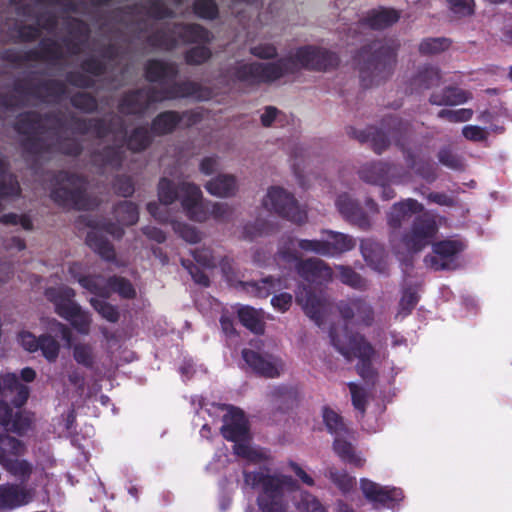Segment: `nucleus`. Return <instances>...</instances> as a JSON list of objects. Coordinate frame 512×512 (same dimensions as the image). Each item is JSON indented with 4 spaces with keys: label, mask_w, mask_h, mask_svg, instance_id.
I'll use <instances>...</instances> for the list:
<instances>
[{
    "label": "nucleus",
    "mask_w": 512,
    "mask_h": 512,
    "mask_svg": "<svg viewBox=\"0 0 512 512\" xmlns=\"http://www.w3.org/2000/svg\"><path fill=\"white\" fill-rule=\"evenodd\" d=\"M323 420L328 431L334 435L333 450L336 455L347 464L357 468L363 467L366 459L350 442L353 435L342 418L334 410L325 407Z\"/></svg>",
    "instance_id": "2eb2a0df"
},
{
    "label": "nucleus",
    "mask_w": 512,
    "mask_h": 512,
    "mask_svg": "<svg viewBox=\"0 0 512 512\" xmlns=\"http://www.w3.org/2000/svg\"><path fill=\"white\" fill-rule=\"evenodd\" d=\"M243 289L252 296L265 298L272 292L280 290L282 287H287L286 284L282 285L280 280H274L271 277L261 279L254 282H241Z\"/></svg>",
    "instance_id": "c9c22d12"
},
{
    "label": "nucleus",
    "mask_w": 512,
    "mask_h": 512,
    "mask_svg": "<svg viewBox=\"0 0 512 512\" xmlns=\"http://www.w3.org/2000/svg\"><path fill=\"white\" fill-rule=\"evenodd\" d=\"M158 197L165 205L179 200L186 216L196 222H204L210 216L218 221H226L232 215V209L227 203L204 201L199 186L187 181L176 184L162 178L158 184Z\"/></svg>",
    "instance_id": "0eeeda50"
},
{
    "label": "nucleus",
    "mask_w": 512,
    "mask_h": 512,
    "mask_svg": "<svg viewBox=\"0 0 512 512\" xmlns=\"http://www.w3.org/2000/svg\"><path fill=\"white\" fill-rule=\"evenodd\" d=\"M244 481L259 490L257 505L261 512H288L291 502L299 512H328L317 496L302 490L298 480L282 470L244 472Z\"/></svg>",
    "instance_id": "7ed1b4c3"
},
{
    "label": "nucleus",
    "mask_w": 512,
    "mask_h": 512,
    "mask_svg": "<svg viewBox=\"0 0 512 512\" xmlns=\"http://www.w3.org/2000/svg\"><path fill=\"white\" fill-rule=\"evenodd\" d=\"M406 161L409 167L407 171L396 165L383 162L368 163L361 168L360 178L367 183L379 186L408 183L413 180L414 174L427 181H432L435 178L433 167L430 164L416 159L409 152H407Z\"/></svg>",
    "instance_id": "9d476101"
},
{
    "label": "nucleus",
    "mask_w": 512,
    "mask_h": 512,
    "mask_svg": "<svg viewBox=\"0 0 512 512\" xmlns=\"http://www.w3.org/2000/svg\"><path fill=\"white\" fill-rule=\"evenodd\" d=\"M0 452H2L6 458H18L24 454L25 446L20 440L14 437L0 438Z\"/></svg>",
    "instance_id": "49530a36"
},
{
    "label": "nucleus",
    "mask_w": 512,
    "mask_h": 512,
    "mask_svg": "<svg viewBox=\"0 0 512 512\" xmlns=\"http://www.w3.org/2000/svg\"><path fill=\"white\" fill-rule=\"evenodd\" d=\"M0 463L1 465L12 475L25 481L29 478L32 472V465L19 458H6L2 452H0Z\"/></svg>",
    "instance_id": "ea45409f"
},
{
    "label": "nucleus",
    "mask_w": 512,
    "mask_h": 512,
    "mask_svg": "<svg viewBox=\"0 0 512 512\" xmlns=\"http://www.w3.org/2000/svg\"><path fill=\"white\" fill-rule=\"evenodd\" d=\"M71 277L92 294L101 298H108L112 293H117L122 298H134L135 288L131 282L122 277H111L106 280L103 276H82L81 265L73 263L69 266Z\"/></svg>",
    "instance_id": "dca6fc26"
},
{
    "label": "nucleus",
    "mask_w": 512,
    "mask_h": 512,
    "mask_svg": "<svg viewBox=\"0 0 512 512\" xmlns=\"http://www.w3.org/2000/svg\"><path fill=\"white\" fill-rule=\"evenodd\" d=\"M251 54L256 57L268 59L276 56L277 50L272 44L263 43L250 48Z\"/></svg>",
    "instance_id": "e2e57ef3"
},
{
    "label": "nucleus",
    "mask_w": 512,
    "mask_h": 512,
    "mask_svg": "<svg viewBox=\"0 0 512 512\" xmlns=\"http://www.w3.org/2000/svg\"><path fill=\"white\" fill-rule=\"evenodd\" d=\"M292 303V296L289 293H281L271 299L272 306L280 312L287 311Z\"/></svg>",
    "instance_id": "338daca9"
},
{
    "label": "nucleus",
    "mask_w": 512,
    "mask_h": 512,
    "mask_svg": "<svg viewBox=\"0 0 512 512\" xmlns=\"http://www.w3.org/2000/svg\"><path fill=\"white\" fill-rule=\"evenodd\" d=\"M178 68L174 63L159 60L149 61L146 66V76L149 81L157 83L158 87H148L127 94L119 105L122 114H141L156 102L168 99L190 97L195 100H207L211 91L201 85L185 81L175 82Z\"/></svg>",
    "instance_id": "20e7f679"
},
{
    "label": "nucleus",
    "mask_w": 512,
    "mask_h": 512,
    "mask_svg": "<svg viewBox=\"0 0 512 512\" xmlns=\"http://www.w3.org/2000/svg\"><path fill=\"white\" fill-rule=\"evenodd\" d=\"M360 248L363 258L371 268L378 272L385 271L384 251L379 243L372 239H364L361 242Z\"/></svg>",
    "instance_id": "473e14b6"
},
{
    "label": "nucleus",
    "mask_w": 512,
    "mask_h": 512,
    "mask_svg": "<svg viewBox=\"0 0 512 512\" xmlns=\"http://www.w3.org/2000/svg\"><path fill=\"white\" fill-rule=\"evenodd\" d=\"M450 40L447 38L424 39L419 45V52L424 55H434L447 50Z\"/></svg>",
    "instance_id": "c03bdc74"
},
{
    "label": "nucleus",
    "mask_w": 512,
    "mask_h": 512,
    "mask_svg": "<svg viewBox=\"0 0 512 512\" xmlns=\"http://www.w3.org/2000/svg\"><path fill=\"white\" fill-rule=\"evenodd\" d=\"M205 188L211 195L217 197H229L234 195L236 192L237 183L233 175L221 174L208 181Z\"/></svg>",
    "instance_id": "f704fd0d"
},
{
    "label": "nucleus",
    "mask_w": 512,
    "mask_h": 512,
    "mask_svg": "<svg viewBox=\"0 0 512 512\" xmlns=\"http://www.w3.org/2000/svg\"><path fill=\"white\" fill-rule=\"evenodd\" d=\"M337 309L344 320V326H332L329 335L331 343L347 360L359 359L358 372L362 378L371 380L374 372L371 357L372 346L364 337L349 330V326H370L374 321V310L369 302L362 298L341 300Z\"/></svg>",
    "instance_id": "39448f33"
},
{
    "label": "nucleus",
    "mask_w": 512,
    "mask_h": 512,
    "mask_svg": "<svg viewBox=\"0 0 512 512\" xmlns=\"http://www.w3.org/2000/svg\"><path fill=\"white\" fill-rule=\"evenodd\" d=\"M386 220L391 247L401 261L422 251L438 232L436 216L412 198L394 203Z\"/></svg>",
    "instance_id": "f03ea898"
},
{
    "label": "nucleus",
    "mask_w": 512,
    "mask_h": 512,
    "mask_svg": "<svg viewBox=\"0 0 512 512\" xmlns=\"http://www.w3.org/2000/svg\"><path fill=\"white\" fill-rule=\"evenodd\" d=\"M471 94L458 87H446L440 91H435L430 97V102L434 105H460L467 102Z\"/></svg>",
    "instance_id": "2f4dec72"
},
{
    "label": "nucleus",
    "mask_w": 512,
    "mask_h": 512,
    "mask_svg": "<svg viewBox=\"0 0 512 512\" xmlns=\"http://www.w3.org/2000/svg\"><path fill=\"white\" fill-rule=\"evenodd\" d=\"M195 13L206 19H213L216 17L218 9L213 0H197L194 3Z\"/></svg>",
    "instance_id": "3c124183"
},
{
    "label": "nucleus",
    "mask_w": 512,
    "mask_h": 512,
    "mask_svg": "<svg viewBox=\"0 0 512 512\" xmlns=\"http://www.w3.org/2000/svg\"><path fill=\"white\" fill-rule=\"evenodd\" d=\"M90 303L103 318L110 322L118 320L119 313L117 309L105 302L103 299L91 298Z\"/></svg>",
    "instance_id": "8fccbe9b"
},
{
    "label": "nucleus",
    "mask_w": 512,
    "mask_h": 512,
    "mask_svg": "<svg viewBox=\"0 0 512 512\" xmlns=\"http://www.w3.org/2000/svg\"><path fill=\"white\" fill-rule=\"evenodd\" d=\"M0 222L4 225H20L25 230L32 229L31 219L26 215L6 214L0 218Z\"/></svg>",
    "instance_id": "bf43d9fd"
},
{
    "label": "nucleus",
    "mask_w": 512,
    "mask_h": 512,
    "mask_svg": "<svg viewBox=\"0 0 512 512\" xmlns=\"http://www.w3.org/2000/svg\"><path fill=\"white\" fill-rule=\"evenodd\" d=\"M49 331L51 333H54L56 336L61 337L63 340H65L68 344L71 342V332L69 328L62 323L53 320L49 323Z\"/></svg>",
    "instance_id": "774afa93"
},
{
    "label": "nucleus",
    "mask_w": 512,
    "mask_h": 512,
    "mask_svg": "<svg viewBox=\"0 0 512 512\" xmlns=\"http://www.w3.org/2000/svg\"><path fill=\"white\" fill-rule=\"evenodd\" d=\"M296 301L310 319L318 326L323 325L330 304L321 292L317 294L310 288L302 286L296 292Z\"/></svg>",
    "instance_id": "b1692460"
},
{
    "label": "nucleus",
    "mask_w": 512,
    "mask_h": 512,
    "mask_svg": "<svg viewBox=\"0 0 512 512\" xmlns=\"http://www.w3.org/2000/svg\"><path fill=\"white\" fill-rule=\"evenodd\" d=\"M51 198L63 207L79 210L95 206V202L87 195L85 180L68 172H60L53 177Z\"/></svg>",
    "instance_id": "4468645a"
},
{
    "label": "nucleus",
    "mask_w": 512,
    "mask_h": 512,
    "mask_svg": "<svg viewBox=\"0 0 512 512\" xmlns=\"http://www.w3.org/2000/svg\"><path fill=\"white\" fill-rule=\"evenodd\" d=\"M399 19V14L396 10L379 8L368 12L363 20V25L373 29H383Z\"/></svg>",
    "instance_id": "72a5a7b5"
},
{
    "label": "nucleus",
    "mask_w": 512,
    "mask_h": 512,
    "mask_svg": "<svg viewBox=\"0 0 512 512\" xmlns=\"http://www.w3.org/2000/svg\"><path fill=\"white\" fill-rule=\"evenodd\" d=\"M263 206L296 224H303L307 220L306 210L298 204L291 193L279 186L268 189L263 198Z\"/></svg>",
    "instance_id": "6ab92c4d"
},
{
    "label": "nucleus",
    "mask_w": 512,
    "mask_h": 512,
    "mask_svg": "<svg viewBox=\"0 0 512 512\" xmlns=\"http://www.w3.org/2000/svg\"><path fill=\"white\" fill-rule=\"evenodd\" d=\"M71 126L68 127L59 115L46 114L42 118L34 111L20 114L16 121V130L22 135L24 150L37 161L46 159V154L54 152L79 154L81 145L71 130L79 133L92 132L97 137L112 142V145L105 146L103 151L93 157V162L104 170H114L122 165L125 146L131 151H140L151 141L149 130L143 126L135 128L126 139L127 129L119 118L110 123L105 120L75 119Z\"/></svg>",
    "instance_id": "f257e3e1"
},
{
    "label": "nucleus",
    "mask_w": 512,
    "mask_h": 512,
    "mask_svg": "<svg viewBox=\"0 0 512 512\" xmlns=\"http://www.w3.org/2000/svg\"><path fill=\"white\" fill-rule=\"evenodd\" d=\"M360 488L366 499L387 507H393L403 499V492L401 489L381 486L367 478H362L360 480Z\"/></svg>",
    "instance_id": "a878e982"
},
{
    "label": "nucleus",
    "mask_w": 512,
    "mask_h": 512,
    "mask_svg": "<svg viewBox=\"0 0 512 512\" xmlns=\"http://www.w3.org/2000/svg\"><path fill=\"white\" fill-rule=\"evenodd\" d=\"M168 205L150 202L147 205L148 212L159 222L170 223L173 230L186 242L197 243L201 240V233L193 226L176 221L167 209Z\"/></svg>",
    "instance_id": "393cba45"
},
{
    "label": "nucleus",
    "mask_w": 512,
    "mask_h": 512,
    "mask_svg": "<svg viewBox=\"0 0 512 512\" xmlns=\"http://www.w3.org/2000/svg\"><path fill=\"white\" fill-rule=\"evenodd\" d=\"M224 424L221 428L223 437L234 442L237 456L250 463H261L269 459L268 453L250 442L248 422L242 411L234 407H226Z\"/></svg>",
    "instance_id": "f8f14e48"
},
{
    "label": "nucleus",
    "mask_w": 512,
    "mask_h": 512,
    "mask_svg": "<svg viewBox=\"0 0 512 512\" xmlns=\"http://www.w3.org/2000/svg\"><path fill=\"white\" fill-rule=\"evenodd\" d=\"M289 240H293L295 241V250H296V253L298 254V249L302 250L303 252H306V253H314V254H317V255H321V256H326L327 255V251L325 249V239H324V235H322V238L321 239H295V238H292V237H287V238H284L280 244H279V248L286 242V241H289Z\"/></svg>",
    "instance_id": "79ce46f5"
},
{
    "label": "nucleus",
    "mask_w": 512,
    "mask_h": 512,
    "mask_svg": "<svg viewBox=\"0 0 512 512\" xmlns=\"http://www.w3.org/2000/svg\"><path fill=\"white\" fill-rule=\"evenodd\" d=\"M116 191L124 197L130 196L134 192V185L129 177L122 176L115 181Z\"/></svg>",
    "instance_id": "69168bd1"
},
{
    "label": "nucleus",
    "mask_w": 512,
    "mask_h": 512,
    "mask_svg": "<svg viewBox=\"0 0 512 512\" xmlns=\"http://www.w3.org/2000/svg\"><path fill=\"white\" fill-rule=\"evenodd\" d=\"M66 93L65 85L58 81L45 82L39 87L23 91L13 89L8 94H0V106L12 109L22 105L60 102Z\"/></svg>",
    "instance_id": "f3484780"
},
{
    "label": "nucleus",
    "mask_w": 512,
    "mask_h": 512,
    "mask_svg": "<svg viewBox=\"0 0 512 512\" xmlns=\"http://www.w3.org/2000/svg\"><path fill=\"white\" fill-rule=\"evenodd\" d=\"M211 39L209 31L197 24H178L170 32H159L153 39V45L170 50L178 42L207 43Z\"/></svg>",
    "instance_id": "412c9836"
},
{
    "label": "nucleus",
    "mask_w": 512,
    "mask_h": 512,
    "mask_svg": "<svg viewBox=\"0 0 512 512\" xmlns=\"http://www.w3.org/2000/svg\"><path fill=\"white\" fill-rule=\"evenodd\" d=\"M105 57H106V55L103 56L102 59H99L94 56L88 58L83 63V69L86 72L93 74L95 76H101V75L105 74L106 69H107V66L105 63Z\"/></svg>",
    "instance_id": "4d7b16f0"
},
{
    "label": "nucleus",
    "mask_w": 512,
    "mask_h": 512,
    "mask_svg": "<svg viewBox=\"0 0 512 512\" xmlns=\"http://www.w3.org/2000/svg\"><path fill=\"white\" fill-rule=\"evenodd\" d=\"M46 296L54 303L56 312L61 317L69 320L79 332L88 333L91 322L90 317L73 300L75 296L73 289L66 286L49 288L46 290Z\"/></svg>",
    "instance_id": "a211bd4d"
},
{
    "label": "nucleus",
    "mask_w": 512,
    "mask_h": 512,
    "mask_svg": "<svg viewBox=\"0 0 512 512\" xmlns=\"http://www.w3.org/2000/svg\"><path fill=\"white\" fill-rule=\"evenodd\" d=\"M56 20L54 17L40 16L35 19V24L26 25L20 28L18 36L23 40H34L41 35V30L54 32L56 29Z\"/></svg>",
    "instance_id": "e433bc0d"
},
{
    "label": "nucleus",
    "mask_w": 512,
    "mask_h": 512,
    "mask_svg": "<svg viewBox=\"0 0 512 512\" xmlns=\"http://www.w3.org/2000/svg\"><path fill=\"white\" fill-rule=\"evenodd\" d=\"M452 12L458 17L469 16L474 12V0H447Z\"/></svg>",
    "instance_id": "603ef678"
},
{
    "label": "nucleus",
    "mask_w": 512,
    "mask_h": 512,
    "mask_svg": "<svg viewBox=\"0 0 512 512\" xmlns=\"http://www.w3.org/2000/svg\"><path fill=\"white\" fill-rule=\"evenodd\" d=\"M257 351L244 349L242 357L245 363L257 374L274 378L280 376L285 370V364L281 358L273 354L265 353L256 346Z\"/></svg>",
    "instance_id": "4be33fe9"
},
{
    "label": "nucleus",
    "mask_w": 512,
    "mask_h": 512,
    "mask_svg": "<svg viewBox=\"0 0 512 512\" xmlns=\"http://www.w3.org/2000/svg\"><path fill=\"white\" fill-rule=\"evenodd\" d=\"M238 317L241 323L256 334L264 331L262 313L250 306H243L238 309Z\"/></svg>",
    "instance_id": "4c0bfd02"
},
{
    "label": "nucleus",
    "mask_w": 512,
    "mask_h": 512,
    "mask_svg": "<svg viewBox=\"0 0 512 512\" xmlns=\"http://www.w3.org/2000/svg\"><path fill=\"white\" fill-rule=\"evenodd\" d=\"M19 342L29 352L41 350L42 355L50 362L58 357L60 345L51 335L45 334L36 338L30 332H22L19 334Z\"/></svg>",
    "instance_id": "bb28decb"
},
{
    "label": "nucleus",
    "mask_w": 512,
    "mask_h": 512,
    "mask_svg": "<svg viewBox=\"0 0 512 512\" xmlns=\"http://www.w3.org/2000/svg\"><path fill=\"white\" fill-rule=\"evenodd\" d=\"M73 356L78 364L93 370L95 373H102L96 361L94 348L90 344L77 343L73 347Z\"/></svg>",
    "instance_id": "58836bf2"
},
{
    "label": "nucleus",
    "mask_w": 512,
    "mask_h": 512,
    "mask_svg": "<svg viewBox=\"0 0 512 512\" xmlns=\"http://www.w3.org/2000/svg\"><path fill=\"white\" fill-rule=\"evenodd\" d=\"M337 57L325 49L315 47L299 48L294 54L269 64L237 62L228 77L247 85L271 82L301 68L326 70L337 64Z\"/></svg>",
    "instance_id": "423d86ee"
},
{
    "label": "nucleus",
    "mask_w": 512,
    "mask_h": 512,
    "mask_svg": "<svg viewBox=\"0 0 512 512\" xmlns=\"http://www.w3.org/2000/svg\"><path fill=\"white\" fill-rule=\"evenodd\" d=\"M396 46L394 44L373 42L363 48L357 58L359 76L365 88L379 85L392 73L395 64Z\"/></svg>",
    "instance_id": "9b49d317"
},
{
    "label": "nucleus",
    "mask_w": 512,
    "mask_h": 512,
    "mask_svg": "<svg viewBox=\"0 0 512 512\" xmlns=\"http://www.w3.org/2000/svg\"><path fill=\"white\" fill-rule=\"evenodd\" d=\"M182 265L189 271L194 281L200 285L208 286L209 278L208 276L201 271L198 267L192 265L187 260H182Z\"/></svg>",
    "instance_id": "0e129e2a"
},
{
    "label": "nucleus",
    "mask_w": 512,
    "mask_h": 512,
    "mask_svg": "<svg viewBox=\"0 0 512 512\" xmlns=\"http://www.w3.org/2000/svg\"><path fill=\"white\" fill-rule=\"evenodd\" d=\"M335 205L343 218L361 229L370 228L371 216L379 212V207L373 199H367L363 209L348 193L339 194Z\"/></svg>",
    "instance_id": "aec40b11"
},
{
    "label": "nucleus",
    "mask_w": 512,
    "mask_h": 512,
    "mask_svg": "<svg viewBox=\"0 0 512 512\" xmlns=\"http://www.w3.org/2000/svg\"><path fill=\"white\" fill-rule=\"evenodd\" d=\"M71 101L76 108L84 111H92L97 107L95 98L86 92H79L75 94Z\"/></svg>",
    "instance_id": "5fc2aeb1"
},
{
    "label": "nucleus",
    "mask_w": 512,
    "mask_h": 512,
    "mask_svg": "<svg viewBox=\"0 0 512 512\" xmlns=\"http://www.w3.org/2000/svg\"><path fill=\"white\" fill-rule=\"evenodd\" d=\"M87 41L88 29L86 24L73 20L69 36L64 40L67 52L73 55L80 54L84 50Z\"/></svg>",
    "instance_id": "7c9ffc66"
},
{
    "label": "nucleus",
    "mask_w": 512,
    "mask_h": 512,
    "mask_svg": "<svg viewBox=\"0 0 512 512\" xmlns=\"http://www.w3.org/2000/svg\"><path fill=\"white\" fill-rule=\"evenodd\" d=\"M463 136L470 141L481 142L486 140L487 131L479 126L467 125L462 130Z\"/></svg>",
    "instance_id": "680f3d73"
},
{
    "label": "nucleus",
    "mask_w": 512,
    "mask_h": 512,
    "mask_svg": "<svg viewBox=\"0 0 512 512\" xmlns=\"http://www.w3.org/2000/svg\"><path fill=\"white\" fill-rule=\"evenodd\" d=\"M438 158L440 163L448 168L460 170L464 167L462 159L449 149L441 150L438 154Z\"/></svg>",
    "instance_id": "6e6d98bb"
},
{
    "label": "nucleus",
    "mask_w": 512,
    "mask_h": 512,
    "mask_svg": "<svg viewBox=\"0 0 512 512\" xmlns=\"http://www.w3.org/2000/svg\"><path fill=\"white\" fill-rule=\"evenodd\" d=\"M200 120V114L197 112H187L179 116L176 112L168 111L161 113L154 121L152 130L155 134H165L171 132L178 124L192 125Z\"/></svg>",
    "instance_id": "c85d7f7f"
},
{
    "label": "nucleus",
    "mask_w": 512,
    "mask_h": 512,
    "mask_svg": "<svg viewBox=\"0 0 512 512\" xmlns=\"http://www.w3.org/2000/svg\"><path fill=\"white\" fill-rule=\"evenodd\" d=\"M196 262L205 268H212L216 266V258L213 256L209 248L197 249L193 252Z\"/></svg>",
    "instance_id": "052dcab7"
},
{
    "label": "nucleus",
    "mask_w": 512,
    "mask_h": 512,
    "mask_svg": "<svg viewBox=\"0 0 512 512\" xmlns=\"http://www.w3.org/2000/svg\"><path fill=\"white\" fill-rule=\"evenodd\" d=\"M473 116V110L467 108H461L456 110L442 109L438 113V117L446 119L452 123L466 122Z\"/></svg>",
    "instance_id": "09e8293b"
},
{
    "label": "nucleus",
    "mask_w": 512,
    "mask_h": 512,
    "mask_svg": "<svg viewBox=\"0 0 512 512\" xmlns=\"http://www.w3.org/2000/svg\"><path fill=\"white\" fill-rule=\"evenodd\" d=\"M432 250L433 253L424 259L427 266L434 270L454 269L463 245L457 240H444L434 243Z\"/></svg>",
    "instance_id": "5701e85b"
},
{
    "label": "nucleus",
    "mask_w": 512,
    "mask_h": 512,
    "mask_svg": "<svg viewBox=\"0 0 512 512\" xmlns=\"http://www.w3.org/2000/svg\"><path fill=\"white\" fill-rule=\"evenodd\" d=\"M322 235L325 239V249L328 250L326 256H335L350 251L356 245L355 239L347 234L327 230L323 231Z\"/></svg>",
    "instance_id": "c756f323"
},
{
    "label": "nucleus",
    "mask_w": 512,
    "mask_h": 512,
    "mask_svg": "<svg viewBox=\"0 0 512 512\" xmlns=\"http://www.w3.org/2000/svg\"><path fill=\"white\" fill-rule=\"evenodd\" d=\"M349 390L352 396V403L355 409L363 413L366 407V392L355 383H349Z\"/></svg>",
    "instance_id": "13d9d810"
},
{
    "label": "nucleus",
    "mask_w": 512,
    "mask_h": 512,
    "mask_svg": "<svg viewBox=\"0 0 512 512\" xmlns=\"http://www.w3.org/2000/svg\"><path fill=\"white\" fill-rule=\"evenodd\" d=\"M28 396V387L15 374L0 375V425L6 431L22 434L29 428L31 419L22 409Z\"/></svg>",
    "instance_id": "6e6552de"
},
{
    "label": "nucleus",
    "mask_w": 512,
    "mask_h": 512,
    "mask_svg": "<svg viewBox=\"0 0 512 512\" xmlns=\"http://www.w3.org/2000/svg\"><path fill=\"white\" fill-rule=\"evenodd\" d=\"M325 476L328 477L343 494L350 493L356 485L355 477L349 475L346 471L338 470L335 467L328 468Z\"/></svg>",
    "instance_id": "37998d69"
},
{
    "label": "nucleus",
    "mask_w": 512,
    "mask_h": 512,
    "mask_svg": "<svg viewBox=\"0 0 512 512\" xmlns=\"http://www.w3.org/2000/svg\"><path fill=\"white\" fill-rule=\"evenodd\" d=\"M278 263L289 267L294 266L298 275L311 284L322 285L332 281L333 271L331 267L319 258L301 259L295 250V241H286L278 248Z\"/></svg>",
    "instance_id": "ddd939ff"
},
{
    "label": "nucleus",
    "mask_w": 512,
    "mask_h": 512,
    "mask_svg": "<svg viewBox=\"0 0 512 512\" xmlns=\"http://www.w3.org/2000/svg\"><path fill=\"white\" fill-rule=\"evenodd\" d=\"M440 81V74L435 67H426L413 78L411 86L412 91L419 92L437 85Z\"/></svg>",
    "instance_id": "a19ab883"
},
{
    "label": "nucleus",
    "mask_w": 512,
    "mask_h": 512,
    "mask_svg": "<svg viewBox=\"0 0 512 512\" xmlns=\"http://www.w3.org/2000/svg\"><path fill=\"white\" fill-rule=\"evenodd\" d=\"M114 214L118 224L112 222L92 224V228L87 234L86 242L103 259L115 263L116 266H122L123 263L116 259L113 246L103 233L106 232L114 238H120L123 235V228L120 225L129 226L135 224L139 213L135 204L129 201H122L115 207Z\"/></svg>",
    "instance_id": "1a4fd4ad"
},
{
    "label": "nucleus",
    "mask_w": 512,
    "mask_h": 512,
    "mask_svg": "<svg viewBox=\"0 0 512 512\" xmlns=\"http://www.w3.org/2000/svg\"><path fill=\"white\" fill-rule=\"evenodd\" d=\"M33 499V491L22 485L1 484L0 485V512L14 510L28 504Z\"/></svg>",
    "instance_id": "cd10ccee"
},
{
    "label": "nucleus",
    "mask_w": 512,
    "mask_h": 512,
    "mask_svg": "<svg viewBox=\"0 0 512 512\" xmlns=\"http://www.w3.org/2000/svg\"><path fill=\"white\" fill-rule=\"evenodd\" d=\"M211 56V51L205 46H196L190 49L186 54V61L189 64L199 65L207 61Z\"/></svg>",
    "instance_id": "864d4df0"
},
{
    "label": "nucleus",
    "mask_w": 512,
    "mask_h": 512,
    "mask_svg": "<svg viewBox=\"0 0 512 512\" xmlns=\"http://www.w3.org/2000/svg\"><path fill=\"white\" fill-rule=\"evenodd\" d=\"M418 302L417 292L414 288L405 289L399 303L397 316L408 315Z\"/></svg>",
    "instance_id": "de8ad7c7"
},
{
    "label": "nucleus",
    "mask_w": 512,
    "mask_h": 512,
    "mask_svg": "<svg viewBox=\"0 0 512 512\" xmlns=\"http://www.w3.org/2000/svg\"><path fill=\"white\" fill-rule=\"evenodd\" d=\"M341 282L354 289L363 290L366 288V281L354 270L345 266H337Z\"/></svg>",
    "instance_id": "a18cd8bd"
}]
</instances>
